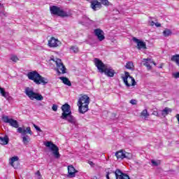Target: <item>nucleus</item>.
Segmentation results:
<instances>
[{
  "label": "nucleus",
  "mask_w": 179,
  "mask_h": 179,
  "mask_svg": "<svg viewBox=\"0 0 179 179\" xmlns=\"http://www.w3.org/2000/svg\"><path fill=\"white\" fill-rule=\"evenodd\" d=\"M2 120L6 124H9L11 127H13V128H17V132H18V134H21L22 143L25 145H29L31 141L29 135H33V131L30 127H24V126H22V127H19V123L15 120L12 118L9 119V117L8 116L3 117ZM27 134H29V135H27Z\"/></svg>",
  "instance_id": "nucleus-1"
},
{
  "label": "nucleus",
  "mask_w": 179,
  "mask_h": 179,
  "mask_svg": "<svg viewBox=\"0 0 179 179\" xmlns=\"http://www.w3.org/2000/svg\"><path fill=\"white\" fill-rule=\"evenodd\" d=\"M94 62L95 66H96L101 73H105L109 78H113L114 75H115V71L111 68H108L100 59L95 58Z\"/></svg>",
  "instance_id": "nucleus-2"
},
{
  "label": "nucleus",
  "mask_w": 179,
  "mask_h": 179,
  "mask_svg": "<svg viewBox=\"0 0 179 179\" xmlns=\"http://www.w3.org/2000/svg\"><path fill=\"white\" fill-rule=\"evenodd\" d=\"M89 104H90V97L86 94L80 95L77 102L80 114H85L89 111Z\"/></svg>",
  "instance_id": "nucleus-3"
},
{
  "label": "nucleus",
  "mask_w": 179,
  "mask_h": 179,
  "mask_svg": "<svg viewBox=\"0 0 179 179\" xmlns=\"http://www.w3.org/2000/svg\"><path fill=\"white\" fill-rule=\"evenodd\" d=\"M27 76L29 80H32L36 85H47L48 79L41 76L37 71L29 72Z\"/></svg>",
  "instance_id": "nucleus-4"
},
{
  "label": "nucleus",
  "mask_w": 179,
  "mask_h": 179,
  "mask_svg": "<svg viewBox=\"0 0 179 179\" xmlns=\"http://www.w3.org/2000/svg\"><path fill=\"white\" fill-rule=\"evenodd\" d=\"M50 13L54 15L55 16H59V17H69L71 15L64 10V9L57 6H52L50 7Z\"/></svg>",
  "instance_id": "nucleus-5"
},
{
  "label": "nucleus",
  "mask_w": 179,
  "mask_h": 179,
  "mask_svg": "<svg viewBox=\"0 0 179 179\" xmlns=\"http://www.w3.org/2000/svg\"><path fill=\"white\" fill-rule=\"evenodd\" d=\"M50 60L53 61V62H55V71L58 73V75H61V73H62L63 75L66 73V67H65V65H64V63H62V60H61V59L51 57Z\"/></svg>",
  "instance_id": "nucleus-6"
},
{
  "label": "nucleus",
  "mask_w": 179,
  "mask_h": 179,
  "mask_svg": "<svg viewBox=\"0 0 179 179\" xmlns=\"http://www.w3.org/2000/svg\"><path fill=\"white\" fill-rule=\"evenodd\" d=\"M25 94L30 99V100H37L38 101H41L44 100L43 95L33 92V90L30 87H27L24 91Z\"/></svg>",
  "instance_id": "nucleus-7"
},
{
  "label": "nucleus",
  "mask_w": 179,
  "mask_h": 179,
  "mask_svg": "<svg viewBox=\"0 0 179 179\" xmlns=\"http://www.w3.org/2000/svg\"><path fill=\"white\" fill-rule=\"evenodd\" d=\"M122 79L124 85L127 87H130V86H135L136 85V81H135V78L131 76L128 71L124 72V76H122Z\"/></svg>",
  "instance_id": "nucleus-8"
},
{
  "label": "nucleus",
  "mask_w": 179,
  "mask_h": 179,
  "mask_svg": "<svg viewBox=\"0 0 179 179\" xmlns=\"http://www.w3.org/2000/svg\"><path fill=\"white\" fill-rule=\"evenodd\" d=\"M45 145L46 146V148H50L55 159H59V157H61V154H59V148L52 142L47 141L45 143Z\"/></svg>",
  "instance_id": "nucleus-9"
},
{
  "label": "nucleus",
  "mask_w": 179,
  "mask_h": 179,
  "mask_svg": "<svg viewBox=\"0 0 179 179\" xmlns=\"http://www.w3.org/2000/svg\"><path fill=\"white\" fill-rule=\"evenodd\" d=\"M62 116L60 118L62 120H66L68 118V115H71L72 114V110H71V106L68 103H65L62 106Z\"/></svg>",
  "instance_id": "nucleus-10"
},
{
  "label": "nucleus",
  "mask_w": 179,
  "mask_h": 179,
  "mask_svg": "<svg viewBox=\"0 0 179 179\" xmlns=\"http://www.w3.org/2000/svg\"><path fill=\"white\" fill-rule=\"evenodd\" d=\"M115 156L117 157V159H120L121 160H124V159H128L129 160H131V159H132V154L127 152L124 150L117 151L115 154Z\"/></svg>",
  "instance_id": "nucleus-11"
},
{
  "label": "nucleus",
  "mask_w": 179,
  "mask_h": 179,
  "mask_svg": "<svg viewBox=\"0 0 179 179\" xmlns=\"http://www.w3.org/2000/svg\"><path fill=\"white\" fill-rule=\"evenodd\" d=\"M62 43L58 40V38H55L54 36H51L48 40V46L50 48H58V47H61Z\"/></svg>",
  "instance_id": "nucleus-12"
},
{
  "label": "nucleus",
  "mask_w": 179,
  "mask_h": 179,
  "mask_svg": "<svg viewBox=\"0 0 179 179\" xmlns=\"http://www.w3.org/2000/svg\"><path fill=\"white\" fill-rule=\"evenodd\" d=\"M94 34L97 37L99 41H103V40L106 39V36H104V31L100 29H95L94 30Z\"/></svg>",
  "instance_id": "nucleus-13"
},
{
  "label": "nucleus",
  "mask_w": 179,
  "mask_h": 179,
  "mask_svg": "<svg viewBox=\"0 0 179 179\" xmlns=\"http://www.w3.org/2000/svg\"><path fill=\"white\" fill-rule=\"evenodd\" d=\"M87 2H90V8L93 9V10H98V9L101 8V3L99 1V0H86Z\"/></svg>",
  "instance_id": "nucleus-14"
},
{
  "label": "nucleus",
  "mask_w": 179,
  "mask_h": 179,
  "mask_svg": "<svg viewBox=\"0 0 179 179\" xmlns=\"http://www.w3.org/2000/svg\"><path fill=\"white\" fill-rule=\"evenodd\" d=\"M133 41L136 43L138 50H146V43L136 38H133Z\"/></svg>",
  "instance_id": "nucleus-15"
},
{
  "label": "nucleus",
  "mask_w": 179,
  "mask_h": 179,
  "mask_svg": "<svg viewBox=\"0 0 179 179\" xmlns=\"http://www.w3.org/2000/svg\"><path fill=\"white\" fill-rule=\"evenodd\" d=\"M76 173H78V171L75 169V167L73 166L70 165L68 166V173H69V177L70 178H73L76 176Z\"/></svg>",
  "instance_id": "nucleus-16"
},
{
  "label": "nucleus",
  "mask_w": 179,
  "mask_h": 179,
  "mask_svg": "<svg viewBox=\"0 0 179 179\" xmlns=\"http://www.w3.org/2000/svg\"><path fill=\"white\" fill-rule=\"evenodd\" d=\"M15 162H19V157L15 156V157H11L10 161V166H12V167H14L15 169H17V167H19V166L15 165Z\"/></svg>",
  "instance_id": "nucleus-17"
},
{
  "label": "nucleus",
  "mask_w": 179,
  "mask_h": 179,
  "mask_svg": "<svg viewBox=\"0 0 179 179\" xmlns=\"http://www.w3.org/2000/svg\"><path fill=\"white\" fill-rule=\"evenodd\" d=\"M9 143V137L6 135L4 137L0 136V145H8Z\"/></svg>",
  "instance_id": "nucleus-18"
},
{
  "label": "nucleus",
  "mask_w": 179,
  "mask_h": 179,
  "mask_svg": "<svg viewBox=\"0 0 179 179\" xmlns=\"http://www.w3.org/2000/svg\"><path fill=\"white\" fill-rule=\"evenodd\" d=\"M66 120L68 121V122H69L70 124H73V125H75L76 124V120L75 119V117L72 115V114L68 115Z\"/></svg>",
  "instance_id": "nucleus-19"
},
{
  "label": "nucleus",
  "mask_w": 179,
  "mask_h": 179,
  "mask_svg": "<svg viewBox=\"0 0 179 179\" xmlns=\"http://www.w3.org/2000/svg\"><path fill=\"white\" fill-rule=\"evenodd\" d=\"M143 61H145L144 66H146L148 71H150L152 69V66L150 65L152 59L148 58V59H143Z\"/></svg>",
  "instance_id": "nucleus-20"
},
{
  "label": "nucleus",
  "mask_w": 179,
  "mask_h": 179,
  "mask_svg": "<svg viewBox=\"0 0 179 179\" xmlns=\"http://www.w3.org/2000/svg\"><path fill=\"white\" fill-rule=\"evenodd\" d=\"M59 79H60L64 85H66L67 86H72V83L69 80V78L66 77H59Z\"/></svg>",
  "instance_id": "nucleus-21"
},
{
  "label": "nucleus",
  "mask_w": 179,
  "mask_h": 179,
  "mask_svg": "<svg viewBox=\"0 0 179 179\" xmlns=\"http://www.w3.org/2000/svg\"><path fill=\"white\" fill-rule=\"evenodd\" d=\"M171 108H169V107H166L164 108V110H162V117H166V115H169V114H170V113H171Z\"/></svg>",
  "instance_id": "nucleus-22"
},
{
  "label": "nucleus",
  "mask_w": 179,
  "mask_h": 179,
  "mask_svg": "<svg viewBox=\"0 0 179 179\" xmlns=\"http://www.w3.org/2000/svg\"><path fill=\"white\" fill-rule=\"evenodd\" d=\"M127 69H130L131 71H134L135 66H134V63L132 62H128L126 64Z\"/></svg>",
  "instance_id": "nucleus-23"
},
{
  "label": "nucleus",
  "mask_w": 179,
  "mask_h": 179,
  "mask_svg": "<svg viewBox=\"0 0 179 179\" xmlns=\"http://www.w3.org/2000/svg\"><path fill=\"white\" fill-rule=\"evenodd\" d=\"M171 34H173V32L169 29H166L163 31V35L164 36V37H169V36H171Z\"/></svg>",
  "instance_id": "nucleus-24"
},
{
  "label": "nucleus",
  "mask_w": 179,
  "mask_h": 179,
  "mask_svg": "<svg viewBox=\"0 0 179 179\" xmlns=\"http://www.w3.org/2000/svg\"><path fill=\"white\" fill-rule=\"evenodd\" d=\"M141 116L144 117V118H148L149 117V112H148V109H144L141 113Z\"/></svg>",
  "instance_id": "nucleus-25"
},
{
  "label": "nucleus",
  "mask_w": 179,
  "mask_h": 179,
  "mask_svg": "<svg viewBox=\"0 0 179 179\" xmlns=\"http://www.w3.org/2000/svg\"><path fill=\"white\" fill-rule=\"evenodd\" d=\"M70 50H73V52H74V54H78V52H79V48L76 45H71L70 47Z\"/></svg>",
  "instance_id": "nucleus-26"
},
{
  "label": "nucleus",
  "mask_w": 179,
  "mask_h": 179,
  "mask_svg": "<svg viewBox=\"0 0 179 179\" xmlns=\"http://www.w3.org/2000/svg\"><path fill=\"white\" fill-rule=\"evenodd\" d=\"M101 5H104L105 6H108L110 5V2L108 0H100Z\"/></svg>",
  "instance_id": "nucleus-27"
},
{
  "label": "nucleus",
  "mask_w": 179,
  "mask_h": 179,
  "mask_svg": "<svg viewBox=\"0 0 179 179\" xmlns=\"http://www.w3.org/2000/svg\"><path fill=\"white\" fill-rule=\"evenodd\" d=\"M0 93L3 97H6V92H5V89L0 87Z\"/></svg>",
  "instance_id": "nucleus-28"
},
{
  "label": "nucleus",
  "mask_w": 179,
  "mask_h": 179,
  "mask_svg": "<svg viewBox=\"0 0 179 179\" xmlns=\"http://www.w3.org/2000/svg\"><path fill=\"white\" fill-rule=\"evenodd\" d=\"M10 59L13 61V62H17L19 61V58L16 55L11 56Z\"/></svg>",
  "instance_id": "nucleus-29"
},
{
  "label": "nucleus",
  "mask_w": 179,
  "mask_h": 179,
  "mask_svg": "<svg viewBox=\"0 0 179 179\" xmlns=\"http://www.w3.org/2000/svg\"><path fill=\"white\" fill-rule=\"evenodd\" d=\"M137 101L136 99H131L130 100V104H132V106H136Z\"/></svg>",
  "instance_id": "nucleus-30"
},
{
  "label": "nucleus",
  "mask_w": 179,
  "mask_h": 179,
  "mask_svg": "<svg viewBox=\"0 0 179 179\" xmlns=\"http://www.w3.org/2000/svg\"><path fill=\"white\" fill-rule=\"evenodd\" d=\"M52 110L53 111H57L58 110V106L55 105V104H53L52 106Z\"/></svg>",
  "instance_id": "nucleus-31"
},
{
  "label": "nucleus",
  "mask_w": 179,
  "mask_h": 179,
  "mask_svg": "<svg viewBox=\"0 0 179 179\" xmlns=\"http://www.w3.org/2000/svg\"><path fill=\"white\" fill-rule=\"evenodd\" d=\"M34 127L35 128V129H36V131H38V132H41L42 131L41 129L38 126H37V125H36L34 124Z\"/></svg>",
  "instance_id": "nucleus-32"
},
{
  "label": "nucleus",
  "mask_w": 179,
  "mask_h": 179,
  "mask_svg": "<svg viewBox=\"0 0 179 179\" xmlns=\"http://www.w3.org/2000/svg\"><path fill=\"white\" fill-rule=\"evenodd\" d=\"M151 163L153 164V166H159V164H157V162H156V161H155V160H151Z\"/></svg>",
  "instance_id": "nucleus-33"
},
{
  "label": "nucleus",
  "mask_w": 179,
  "mask_h": 179,
  "mask_svg": "<svg viewBox=\"0 0 179 179\" xmlns=\"http://www.w3.org/2000/svg\"><path fill=\"white\" fill-rule=\"evenodd\" d=\"M173 76H174V78H176V79H178V78H179V72L175 73L173 74Z\"/></svg>",
  "instance_id": "nucleus-34"
},
{
  "label": "nucleus",
  "mask_w": 179,
  "mask_h": 179,
  "mask_svg": "<svg viewBox=\"0 0 179 179\" xmlns=\"http://www.w3.org/2000/svg\"><path fill=\"white\" fill-rule=\"evenodd\" d=\"M155 25L156 26V27H162V24L159 22H156Z\"/></svg>",
  "instance_id": "nucleus-35"
},
{
  "label": "nucleus",
  "mask_w": 179,
  "mask_h": 179,
  "mask_svg": "<svg viewBox=\"0 0 179 179\" xmlns=\"http://www.w3.org/2000/svg\"><path fill=\"white\" fill-rule=\"evenodd\" d=\"M150 26H153L154 24H155V22L153 21H150Z\"/></svg>",
  "instance_id": "nucleus-36"
},
{
  "label": "nucleus",
  "mask_w": 179,
  "mask_h": 179,
  "mask_svg": "<svg viewBox=\"0 0 179 179\" xmlns=\"http://www.w3.org/2000/svg\"><path fill=\"white\" fill-rule=\"evenodd\" d=\"M36 176H38L39 177H41V173H40V171H37Z\"/></svg>",
  "instance_id": "nucleus-37"
},
{
  "label": "nucleus",
  "mask_w": 179,
  "mask_h": 179,
  "mask_svg": "<svg viewBox=\"0 0 179 179\" xmlns=\"http://www.w3.org/2000/svg\"><path fill=\"white\" fill-rule=\"evenodd\" d=\"M154 114V115H159V113H157V111H154V113H152Z\"/></svg>",
  "instance_id": "nucleus-38"
},
{
  "label": "nucleus",
  "mask_w": 179,
  "mask_h": 179,
  "mask_svg": "<svg viewBox=\"0 0 179 179\" xmlns=\"http://www.w3.org/2000/svg\"><path fill=\"white\" fill-rule=\"evenodd\" d=\"M88 163H89V164H90V166H94V164L92 161H90Z\"/></svg>",
  "instance_id": "nucleus-39"
},
{
  "label": "nucleus",
  "mask_w": 179,
  "mask_h": 179,
  "mask_svg": "<svg viewBox=\"0 0 179 179\" xmlns=\"http://www.w3.org/2000/svg\"><path fill=\"white\" fill-rule=\"evenodd\" d=\"M176 117L177 118L178 122V124H179V114H177L176 116Z\"/></svg>",
  "instance_id": "nucleus-40"
},
{
  "label": "nucleus",
  "mask_w": 179,
  "mask_h": 179,
  "mask_svg": "<svg viewBox=\"0 0 179 179\" xmlns=\"http://www.w3.org/2000/svg\"><path fill=\"white\" fill-rule=\"evenodd\" d=\"M150 64H153V65L156 66V63L155 62H153V60L151 59Z\"/></svg>",
  "instance_id": "nucleus-41"
},
{
  "label": "nucleus",
  "mask_w": 179,
  "mask_h": 179,
  "mask_svg": "<svg viewBox=\"0 0 179 179\" xmlns=\"http://www.w3.org/2000/svg\"><path fill=\"white\" fill-rule=\"evenodd\" d=\"M159 68V69L163 68V64H161Z\"/></svg>",
  "instance_id": "nucleus-42"
},
{
  "label": "nucleus",
  "mask_w": 179,
  "mask_h": 179,
  "mask_svg": "<svg viewBox=\"0 0 179 179\" xmlns=\"http://www.w3.org/2000/svg\"><path fill=\"white\" fill-rule=\"evenodd\" d=\"M0 6H1V3H0Z\"/></svg>",
  "instance_id": "nucleus-43"
},
{
  "label": "nucleus",
  "mask_w": 179,
  "mask_h": 179,
  "mask_svg": "<svg viewBox=\"0 0 179 179\" xmlns=\"http://www.w3.org/2000/svg\"><path fill=\"white\" fill-rule=\"evenodd\" d=\"M0 111H1V108H0Z\"/></svg>",
  "instance_id": "nucleus-44"
}]
</instances>
